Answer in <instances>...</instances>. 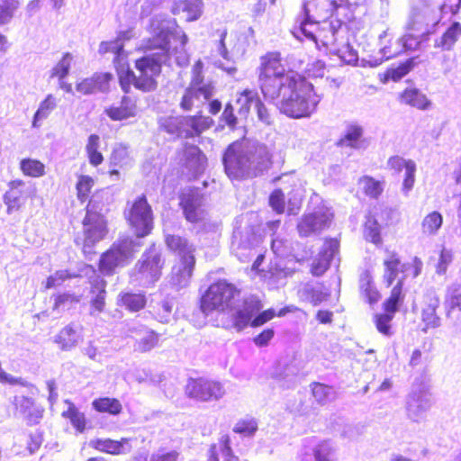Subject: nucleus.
<instances>
[{"label": "nucleus", "mask_w": 461, "mask_h": 461, "mask_svg": "<svg viewBox=\"0 0 461 461\" xmlns=\"http://www.w3.org/2000/svg\"><path fill=\"white\" fill-rule=\"evenodd\" d=\"M259 88L266 99H280V111L294 119L309 117L317 108L319 98L313 85L288 66L279 51H268L259 59Z\"/></svg>", "instance_id": "f257e3e1"}, {"label": "nucleus", "mask_w": 461, "mask_h": 461, "mask_svg": "<svg viewBox=\"0 0 461 461\" xmlns=\"http://www.w3.org/2000/svg\"><path fill=\"white\" fill-rule=\"evenodd\" d=\"M331 5L330 18H334V21H330L329 25L316 26L315 30L312 31L308 29V26L312 27L315 24L305 21L294 26L293 34L299 39L305 37L325 48H335L337 43L336 34L342 24L349 20L348 13L350 10L346 0H332Z\"/></svg>", "instance_id": "f03ea898"}, {"label": "nucleus", "mask_w": 461, "mask_h": 461, "mask_svg": "<svg viewBox=\"0 0 461 461\" xmlns=\"http://www.w3.org/2000/svg\"><path fill=\"white\" fill-rule=\"evenodd\" d=\"M204 65L202 60L194 62L191 69V78L188 86L185 89L179 107L184 112H191L194 109H201L216 92L213 81L205 82Z\"/></svg>", "instance_id": "7ed1b4c3"}, {"label": "nucleus", "mask_w": 461, "mask_h": 461, "mask_svg": "<svg viewBox=\"0 0 461 461\" xmlns=\"http://www.w3.org/2000/svg\"><path fill=\"white\" fill-rule=\"evenodd\" d=\"M165 243L178 258L172 267L173 279L179 285L186 283L191 278L196 263L194 247L187 239L176 234L167 235Z\"/></svg>", "instance_id": "20e7f679"}, {"label": "nucleus", "mask_w": 461, "mask_h": 461, "mask_svg": "<svg viewBox=\"0 0 461 461\" xmlns=\"http://www.w3.org/2000/svg\"><path fill=\"white\" fill-rule=\"evenodd\" d=\"M240 290L226 280H217L211 284L200 299V309L204 313L214 311L224 312L231 309Z\"/></svg>", "instance_id": "39448f33"}, {"label": "nucleus", "mask_w": 461, "mask_h": 461, "mask_svg": "<svg viewBox=\"0 0 461 461\" xmlns=\"http://www.w3.org/2000/svg\"><path fill=\"white\" fill-rule=\"evenodd\" d=\"M222 163L226 175L231 180H243L250 176L251 158L244 140H236L228 145Z\"/></svg>", "instance_id": "423d86ee"}, {"label": "nucleus", "mask_w": 461, "mask_h": 461, "mask_svg": "<svg viewBox=\"0 0 461 461\" xmlns=\"http://www.w3.org/2000/svg\"><path fill=\"white\" fill-rule=\"evenodd\" d=\"M172 41H177L181 46L187 42V36L175 20L159 25L158 31L143 41L141 49L144 51L156 50L155 53L158 56L167 58Z\"/></svg>", "instance_id": "0eeeda50"}, {"label": "nucleus", "mask_w": 461, "mask_h": 461, "mask_svg": "<svg viewBox=\"0 0 461 461\" xmlns=\"http://www.w3.org/2000/svg\"><path fill=\"white\" fill-rule=\"evenodd\" d=\"M134 242L131 238L119 239L103 252L98 261V270L104 276H113L116 269L129 264L134 254Z\"/></svg>", "instance_id": "6e6552de"}, {"label": "nucleus", "mask_w": 461, "mask_h": 461, "mask_svg": "<svg viewBox=\"0 0 461 461\" xmlns=\"http://www.w3.org/2000/svg\"><path fill=\"white\" fill-rule=\"evenodd\" d=\"M405 294L403 292V279L397 281L392 288L389 296L383 303V312L377 313L374 317V322L377 330L385 336L391 335V321L394 314L399 311L403 303Z\"/></svg>", "instance_id": "1a4fd4ad"}, {"label": "nucleus", "mask_w": 461, "mask_h": 461, "mask_svg": "<svg viewBox=\"0 0 461 461\" xmlns=\"http://www.w3.org/2000/svg\"><path fill=\"white\" fill-rule=\"evenodd\" d=\"M126 220L138 238L150 234L153 229V212L144 194L132 202L127 212Z\"/></svg>", "instance_id": "9d476101"}, {"label": "nucleus", "mask_w": 461, "mask_h": 461, "mask_svg": "<svg viewBox=\"0 0 461 461\" xmlns=\"http://www.w3.org/2000/svg\"><path fill=\"white\" fill-rule=\"evenodd\" d=\"M82 224L84 233L83 250L86 252V248H92L106 237L108 233L107 221L102 213L90 209L88 204Z\"/></svg>", "instance_id": "9b49d317"}, {"label": "nucleus", "mask_w": 461, "mask_h": 461, "mask_svg": "<svg viewBox=\"0 0 461 461\" xmlns=\"http://www.w3.org/2000/svg\"><path fill=\"white\" fill-rule=\"evenodd\" d=\"M185 393L189 398L209 402L220 399L224 392L220 383L199 377L187 381Z\"/></svg>", "instance_id": "f8f14e48"}, {"label": "nucleus", "mask_w": 461, "mask_h": 461, "mask_svg": "<svg viewBox=\"0 0 461 461\" xmlns=\"http://www.w3.org/2000/svg\"><path fill=\"white\" fill-rule=\"evenodd\" d=\"M430 33L429 24L422 17H413L409 21L406 32L401 39L402 46L408 50H418L429 40Z\"/></svg>", "instance_id": "ddd939ff"}, {"label": "nucleus", "mask_w": 461, "mask_h": 461, "mask_svg": "<svg viewBox=\"0 0 461 461\" xmlns=\"http://www.w3.org/2000/svg\"><path fill=\"white\" fill-rule=\"evenodd\" d=\"M31 196L24 181L21 179L12 180L8 183V190L4 194V203L9 214L19 212L26 200Z\"/></svg>", "instance_id": "4468645a"}, {"label": "nucleus", "mask_w": 461, "mask_h": 461, "mask_svg": "<svg viewBox=\"0 0 461 461\" xmlns=\"http://www.w3.org/2000/svg\"><path fill=\"white\" fill-rule=\"evenodd\" d=\"M263 307L261 300L257 296H251L243 301L240 309L236 311L232 317V325L238 330H242L251 326L255 315Z\"/></svg>", "instance_id": "2eb2a0df"}, {"label": "nucleus", "mask_w": 461, "mask_h": 461, "mask_svg": "<svg viewBox=\"0 0 461 461\" xmlns=\"http://www.w3.org/2000/svg\"><path fill=\"white\" fill-rule=\"evenodd\" d=\"M131 438H121L120 439L106 438H93L89 442V446L101 453L109 454L112 456L126 455L131 452L132 447L131 445Z\"/></svg>", "instance_id": "dca6fc26"}, {"label": "nucleus", "mask_w": 461, "mask_h": 461, "mask_svg": "<svg viewBox=\"0 0 461 461\" xmlns=\"http://www.w3.org/2000/svg\"><path fill=\"white\" fill-rule=\"evenodd\" d=\"M440 306V300L433 294L423 296L420 306V321L422 322V330L427 331L435 329L440 325V318L438 310Z\"/></svg>", "instance_id": "f3484780"}, {"label": "nucleus", "mask_w": 461, "mask_h": 461, "mask_svg": "<svg viewBox=\"0 0 461 461\" xmlns=\"http://www.w3.org/2000/svg\"><path fill=\"white\" fill-rule=\"evenodd\" d=\"M179 206L187 221L197 223L202 221V196L197 192L189 190L188 192L180 194Z\"/></svg>", "instance_id": "a211bd4d"}, {"label": "nucleus", "mask_w": 461, "mask_h": 461, "mask_svg": "<svg viewBox=\"0 0 461 461\" xmlns=\"http://www.w3.org/2000/svg\"><path fill=\"white\" fill-rule=\"evenodd\" d=\"M15 411L19 413L30 426L38 424L43 417L44 407L35 399L23 396L14 400Z\"/></svg>", "instance_id": "6ab92c4d"}, {"label": "nucleus", "mask_w": 461, "mask_h": 461, "mask_svg": "<svg viewBox=\"0 0 461 461\" xmlns=\"http://www.w3.org/2000/svg\"><path fill=\"white\" fill-rule=\"evenodd\" d=\"M163 266L164 259L161 255L156 251H149L139 263L138 272L144 277L156 281L161 275Z\"/></svg>", "instance_id": "aec40b11"}, {"label": "nucleus", "mask_w": 461, "mask_h": 461, "mask_svg": "<svg viewBox=\"0 0 461 461\" xmlns=\"http://www.w3.org/2000/svg\"><path fill=\"white\" fill-rule=\"evenodd\" d=\"M182 124L184 138L190 139L199 137L203 131L209 130L213 124V121L209 116L197 113L194 115L185 117Z\"/></svg>", "instance_id": "412c9836"}, {"label": "nucleus", "mask_w": 461, "mask_h": 461, "mask_svg": "<svg viewBox=\"0 0 461 461\" xmlns=\"http://www.w3.org/2000/svg\"><path fill=\"white\" fill-rule=\"evenodd\" d=\"M398 100L402 104L409 105L418 110H429L432 106V102L419 88L408 86L398 95Z\"/></svg>", "instance_id": "4be33fe9"}, {"label": "nucleus", "mask_w": 461, "mask_h": 461, "mask_svg": "<svg viewBox=\"0 0 461 461\" xmlns=\"http://www.w3.org/2000/svg\"><path fill=\"white\" fill-rule=\"evenodd\" d=\"M208 457L212 461H240L230 446V438L224 434L212 443L208 450Z\"/></svg>", "instance_id": "5701e85b"}, {"label": "nucleus", "mask_w": 461, "mask_h": 461, "mask_svg": "<svg viewBox=\"0 0 461 461\" xmlns=\"http://www.w3.org/2000/svg\"><path fill=\"white\" fill-rule=\"evenodd\" d=\"M104 113L112 121H123L137 115L136 101L131 96L123 95L120 105H111L104 109Z\"/></svg>", "instance_id": "b1692460"}, {"label": "nucleus", "mask_w": 461, "mask_h": 461, "mask_svg": "<svg viewBox=\"0 0 461 461\" xmlns=\"http://www.w3.org/2000/svg\"><path fill=\"white\" fill-rule=\"evenodd\" d=\"M325 224L324 213L315 212L304 214L301 218L297 223V230L301 237H309L314 232L322 230Z\"/></svg>", "instance_id": "393cba45"}, {"label": "nucleus", "mask_w": 461, "mask_h": 461, "mask_svg": "<svg viewBox=\"0 0 461 461\" xmlns=\"http://www.w3.org/2000/svg\"><path fill=\"white\" fill-rule=\"evenodd\" d=\"M116 303L128 312H137L146 307L147 298L144 293L121 292Z\"/></svg>", "instance_id": "a878e982"}, {"label": "nucleus", "mask_w": 461, "mask_h": 461, "mask_svg": "<svg viewBox=\"0 0 461 461\" xmlns=\"http://www.w3.org/2000/svg\"><path fill=\"white\" fill-rule=\"evenodd\" d=\"M384 272L383 280L386 287H390L396 280L400 272H403V265L401 258L395 251L390 252L387 258L384 260Z\"/></svg>", "instance_id": "bb28decb"}, {"label": "nucleus", "mask_w": 461, "mask_h": 461, "mask_svg": "<svg viewBox=\"0 0 461 461\" xmlns=\"http://www.w3.org/2000/svg\"><path fill=\"white\" fill-rule=\"evenodd\" d=\"M364 130L358 124H350L345 133L337 140L336 145L340 148L358 149L363 142Z\"/></svg>", "instance_id": "cd10ccee"}, {"label": "nucleus", "mask_w": 461, "mask_h": 461, "mask_svg": "<svg viewBox=\"0 0 461 461\" xmlns=\"http://www.w3.org/2000/svg\"><path fill=\"white\" fill-rule=\"evenodd\" d=\"M93 409L99 413H107L118 416L122 412L123 407L121 401L115 397L101 396L92 402Z\"/></svg>", "instance_id": "c85d7f7f"}, {"label": "nucleus", "mask_w": 461, "mask_h": 461, "mask_svg": "<svg viewBox=\"0 0 461 461\" xmlns=\"http://www.w3.org/2000/svg\"><path fill=\"white\" fill-rule=\"evenodd\" d=\"M291 191L288 193V214H296L301 209L303 201L304 199L305 190L299 183V180L294 177H290L288 181Z\"/></svg>", "instance_id": "c756f323"}, {"label": "nucleus", "mask_w": 461, "mask_h": 461, "mask_svg": "<svg viewBox=\"0 0 461 461\" xmlns=\"http://www.w3.org/2000/svg\"><path fill=\"white\" fill-rule=\"evenodd\" d=\"M165 59L157 53L146 55L135 60V68L140 73H150L149 75L157 77L161 72L162 61Z\"/></svg>", "instance_id": "7c9ffc66"}, {"label": "nucleus", "mask_w": 461, "mask_h": 461, "mask_svg": "<svg viewBox=\"0 0 461 461\" xmlns=\"http://www.w3.org/2000/svg\"><path fill=\"white\" fill-rule=\"evenodd\" d=\"M461 36V23L459 22H453L443 32L438 41H436V47L445 50H450L459 37Z\"/></svg>", "instance_id": "2f4dec72"}, {"label": "nucleus", "mask_w": 461, "mask_h": 461, "mask_svg": "<svg viewBox=\"0 0 461 461\" xmlns=\"http://www.w3.org/2000/svg\"><path fill=\"white\" fill-rule=\"evenodd\" d=\"M139 338L135 339V349L140 352H147L158 345L159 335L152 330L143 329L138 332Z\"/></svg>", "instance_id": "473e14b6"}, {"label": "nucleus", "mask_w": 461, "mask_h": 461, "mask_svg": "<svg viewBox=\"0 0 461 461\" xmlns=\"http://www.w3.org/2000/svg\"><path fill=\"white\" fill-rule=\"evenodd\" d=\"M443 224V216L438 211L427 213L420 222V231L424 236H435Z\"/></svg>", "instance_id": "72a5a7b5"}, {"label": "nucleus", "mask_w": 461, "mask_h": 461, "mask_svg": "<svg viewBox=\"0 0 461 461\" xmlns=\"http://www.w3.org/2000/svg\"><path fill=\"white\" fill-rule=\"evenodd\" d=\"M357 184L361 186L363 194L371 199H378L384 192V181L371 176H362Z\"/></svg>", "instance_id": "f704fd0d"}, {"label": "nucleus", "mask_w": 461, "mask_h": 461, "mask_svg": "<svg viewBox=\"0 0 461 461\" xmlns=\"http://www.w3.org/2000/svg\"><path fill=\"white\" fill-rule=\"evenodd\" d=\"M99 149L100 137L95 133L90 134L86 144V153L89 164L95 167L100 166L104 160V158Z\"/></svg>", "instance_id": "c9c22d12"}, {"label": "nucleus", "mask_w": 461, "mask_h": 461, "mask_svg": "<svg viewBox=\"0 0 461 461\" xmlns=\"http://www.w3.org/2000/svg\"><path fill=\"white\" fill-rule=\"evenodd\" d=\"M179 12L186 14V21H196L203 14V2L202 0H181L175 7L174 13Z\"/></svg>", "instance_id": "e433bc0d"}, {"label": "nucleus", "mask_w": 461, "mask_h": 461, "mask_svg": "<svg viewBox=\"0 0 461 461\" xmlns=\"http://www.w3.org/2000/svg\"><path fill=\"white\" fill-rule=\"evenodd\" d=\"M416 65V59L411 58L404 60L403 62H401L396 67L389 68L384 73V80H393L396 82L410 73Z\"/></svg>", "instance_id": "4c0bfd02"}, {"label": "nucleus", "mask_w": 461, "mask_h": 461, "mask_svg": "<svg viewBox=\"0 0 461 461\" xmlns=\"http://www.w3.org/2000/svg\"><path fill=\"white\" fill-rule=\"evenodd\" d=\"M61 416L69 420L77 432L83 433L86 429L87 421L86 416L74 403L69 402L68 409L62 411Z\"/></svg>", "instance_id": "58836bf2"}, {"label": "nucleus", "mask_w": 461, "mask_h": 461, "mask_svg": "<svg viewBox=\"0 0 461 461\" xmlns=\"http://www.w3.org/2000/svg\"><path fill=\"white\" fill-rule=\"evenodd\" d=\"M20 170L26 176L37 178L45 175V165L38 159L26 158L20 161Z\"/></svg>", "instance_id": "ea45409f"}, {"label": "nucleus", "mask_w": 461, "mask_h": 461, "mask_svg": "<svg viewBox=\"0 0 461 461\" xmlns=\"http://www.w3.org/2000/svg\"><path fill=\"white\" fill-rule=\"evenodd\" d=\"M312 394L318 404L324 405L335 397V392L332 386L320 382L311 384Z\"/></svg>", "instance_id": "a19ab883"}, {"label": "nucleus", "mask_w": 461, "mask_h": 461, "mask_svg": "<svg viewBox=\"0 0 461 461\" xmlns=\"http://www.w3.org/2000/svg\"><path fill=\"white\" fill-rule=\"evenodd\" d=\"M315 461H337L335 447L330 439L321 440L312 449Z\"/></svg>", "instance_id": "79ce46f5"}, {"label": "nucleus", "mask_w": 461, "mask_h": 461, "mask_svg": "<svg viewBox=\"0 0 461 461\" xmlns=\"http://www.w3.org/2000/svg\"><path fill=\"white\" fill-rule=\"evenodd\" d=\"M363 234L366 240L375 246H380L383 243L380 225L375 219H368L366 221Z\"/></svg>", "instance_id": "37998d69"}, {"label": "nucleus", "mask_w": 461, "mask_h": 461, "mask_svg": "<svg viewBox=\"0 0 461 461\" xmlns=\"http://www.w3.org/2000/svg\"><path fill=\"white\" fill-rule=\"evenodd\" d=\"M94 185L95 180L92 176L86 175L78 176L76 190L77 197L81 203H85L88 200Z\"/></svg>", "instance_id": "c03bdc74"}, {"label": "nucleus", "mask_w": 461, "mask_h": 461, "mask_svg": "<svg viewBox=\"0 0 461 461\" xmlns=\"http://www.w3.org/2000/svg\"><path fill=\"white\" fill-rule=\"evenodd\" d=\"M77 330L72 325H68L59 332L55 341L62 349H68L77 343Z\"/></svg>", "instance_id": "a18cd8bd"}, {"label": "nucleus", "mask_w": 461, "mask_h": 461, "mask_svg": "<svg viewBox=\"0 0 461 461\" xmlns=\"http://www.w3.org/2000/svg\"><path fill=\"white\" fill-rule=\"evenodd\" d=\"M258 95L255 91L249 88L242 90L237 98V104H240L239 113L247 117L253 101H258Z\"/></svg>", "instance_id": "49530a36"}, {"label": "nucleus", "mask_w": 461, "mask_h": 461, "mask_svg": "<svg viewBox=\"0 0 461 461\" xmlns=\"http://www.w3.org/2000/svg\"><path fill=\"white\" fill-rule=\"evenodd\" d=\"M303 294L306 300L313 306L322 303L330 296V293L329 291L318 290L315 287L309 285L303 288Z\"/></svg>", "instance_id": "de8ad7c7"}, {"label": "nucleus", "mask_w": 461, "mask_h": 461, "mask_svg": "<svg viewBox=\"0 0 461 461\" xmlns=\"http://www.w3.org/2000/svg\"><path fill=\"white\" fill-rule=\"evenodd\" d=\"M105 286L106 283L104 280L96 281L92 286V293L97 292L96 296L92 299L91 306L98 311L102 312L105 304Z\"/></svg>", "instance_id": "09e8293b"}, {"label": "nucleus", "mask_w": 461, "mask_h": 461, "mask_svg": "<svg viewBox=\"0 0 461 461\" xmlns=\"http://www.w3.org/2000/svg\"><path fill=\"white\" fill-rule=\"evenodd\" d=\"M258 430V422L254 418L240 419L233 427L237 434L251 436Z\"/></svg>", "instance_id": "8fccbe9b"}, {"label": "nucleus", "mask_w": 461, "mask_h": 461, "mask_svg": "<svg viewBox=\"0 0 461 461\" xmlns=\"http://www.w3.org/2000/svg\"><path fill=\"white\" fill-rule=\"evenodd\" d=\"M182 153L183 160L186 165L199 163L202 158H204V155L200 148L193 144H185Z\"/></svg>", "instance_id": "3c124183"}, {"label": "nucleus", "mask_w": 461, "mask_h": 461, "mask_svg": "<svg viewBox=\"0 0 461 461\" xmlns=\"http://www.w3.org/2000/svg\"><path fill=\"white\" fill-rule=\"evenodd\" d=\"M268 203L276 214H283L285 212L284 192L280 188L273 190L269 194Z\"/></svg>", "instance_id": "603ef678"}, {"label": "nucleus", "mask_w": 461, "mask_h": 461, "mask_svg": "<svg viewBox=\"0 0 461 461\" xmlns=\"http://www.w3.org/2000/svg\"><path fill=\"white\" fill-rule=\"evenodd\" d=\"M157 86L158 83L155 79V76L147 73H140L138 77L136 76L135 88L138 90L151 92L157 88Z\"/></svg>", "instance_id": "864d4df0"}, {"label": "nucleus", "mask_w": 461, "mask_h": 461, "mask_svg": "<svg viewBox=\"0 0 461 461\" xmlns=\"http://www.w3.org/2000/svg\"><path fill=\"white\" fill-rule=\"evenodd\" d=\"M73 276L74 275L70 274L68 270H57L53 275L47 277L44 283V288L46 290L56 288L61 285L64 281Z\"/></svg>", "instance_id": "5fc2aeb1"}, {"label": "nucleus", "mask_w": 461, "mask_h": 461, "mask_svg": "<svg viewBox=\"0 0 461 461\" xmlns=\"http://www.w3.org/2000/svg\"><path fill=\"white\" fill-rule=\"evenodd\" d=\"M330 266V259L324 254H320L311 264L310 273L313 276H321L327 272Z\"/></svg>", "instance_id": "6e6d98bb"}, {"label": "nucleus", "mask_w": 461, "mask_h": 461, "mask_svg": "<svg viewBox=\"0 0 461 461\" xmlns=\"http://www.w3.org/2000/svg\"><path fill=\"white\" fill-rule=\"evenodd\" d=\"M71 55L65 53L58 64L53 68L51 77L63 79L68 74L70 68Z\"/></svg>", "instance_id": "4d7b16f0"}, {"label": "nucleus", "mask_w": 461, "mask_h": 461, "mask_svg": "<svg viewBox=\"0 0 461 461\" xmlns=\"http://www.w3.org/2000/svg\"><path fill=\"white\" fill-rule=\"evenodd\" d=\"M123 50V46L117 40L111 41H103L99 47V52L102 54L113 53L115 55L113 62L119 61Z\"/></svg>", "instance_id": "13d9d810"}, {"label": "nucleus", "mask_w": 461, "mask_h": 461, "mask_svg": "<svg viewBox=\"0 0 461 461\" xmlns=\"http://www.w3.org/2000/svg\"><path fill=\"white\" fill-rule=\"evenodd\" d=\"M136 75L131 69H127L119 75L121 88L125 94L131 91V86L135 87Z\"/></svg>", "instance_id": "bf43d9fd"}, {"label": "nucleus", "mask_w": 461, "mask_h": 461, "mask_svg": "<svg viewBox=\"0 0 461 461\" xmlns=\"http://www.w3.org/2000/svg\"><path fill=\"white\" fill-rule=\"evenodd\" d=\"M79 302V298L72 294H58L54 295V303L52 309L58 310L61 306L68 305V304H74Z\"/></svg>", "instance_id": "052dcab7"}, {"label": "nucleus", "mask_w": 461, "mask_h": 461, "mask_svg": "<svg viewBox=\"0 0 461 461\" xmlns=\"http://www.w3.org/2000/svg\"><path fill=\"white\" fill-rule=\"evenodd\" d=\"M221 120L231 130L236 129L238 119L234 113V108L230 103H227L221 113Z\"/></svg>", "instance_id": "680f3d73"}, {"label": "nucleus", "mask_w": 461, "mask_h": 461, "mask_svg": "<svg viewBox=\"0 0 461 461\" xmlns=\"http://www.w3.org/2000/svg\"><path fill=\"white\" fill-rule=\"evenodd\" d=\"M276 317V312L274 309L269 308L262 312H258L251 323V327H260Z\"/></svg>", "instance_id": "e2e57ef3"}, {"label": "nucleus", "mask_w": 461, "mask_h": 461, "mask_svg": "<svg viewBox=\"0 0 461 461\" xmlns=\"http://www.w3.org/2000/svg\"><path fill=\"white\" fill-rule=\"evenodd\" d=\"M409 163H414L411 159H404L400 156H392L388 158L387 165L388 167L395 173H400L403 168H408Z\"/></svg>", "instance_id": "0e129e2a"}, {"label": "nucleus", "mask_w": 461, "mask_h": 461, "mask_svg": "<svg viewBox=\"0 0 461 461\" xmlns=\"http://www.w3.org/2000/svg\"><path fill=\"white\" fill-rule=\"evenodd\" d=\"M415 172H416V165L415 163H409L408 168L405 169V175L402 181V190L404 192H409L412 189L415 183Z\"/></svg>", "instance_id": "69168bd1"}, {"label": "nucleus", "mask_w": 461, "mask_h": 461, "mask_svg": "<svg viewBox=\"0 0 461 461\" xmlns=\"http://www.w3.org/2000/svg\"><path fill=\"white\" fill-rule=\"evenodd\" d=\"M55 106L53 100L50 96H48L40 105L39 109L36 111L34 114L33 126H36V122L38 120L44 118L48 115L49 112L52 110Z\"/></svg>", "instance_id": "338daca9"}, {"label": "nucleus", "mask_w": 461, "mask_h": 461, "mask_svg": "<svg viewBox=\"0 0 461 461\" xmlns=\"http://www.w3.org/2000/svg\"><path fill=\"white\" fill-rule=\"evenodd\" d=\"M447 314L454 312H461V294L453 293L447 296L446 300Z\"/></svg>", "instance_id": "774afa93"}]
</instances>
